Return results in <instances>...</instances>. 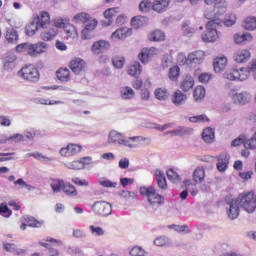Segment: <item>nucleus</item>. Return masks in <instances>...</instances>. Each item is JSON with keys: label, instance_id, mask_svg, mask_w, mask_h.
<instances>
[{"label": "nucleus", "instance_id": "obj_27", "mask_svg": "<svg viewBox=\"0 0 256 256\" xmlns=\"http://www.w3.org/2000/svg\"><path fill=\"white\" fill-rule=\"evenodd\" d=\"M65 184V181L61 179H52L50 185L52 187L53 193H61V191H63V188L65 187Z\"/></svg>", "mask_w": 256, "mask_h": 256}, {"label": "nucleus", "instance_id": "obj_16", "mask_svg": "<svg viewBox=\"0 0 256 256\" xmlns=\"http://www.w3.org/2000/svg\"><path fill=\"white\" fill-rule=\"evenodd\" d=\"M249 59H251V52H249V50L246 49L239 50L234 55V61H236V63H247Z\"/></svg>", "mask_w": 256, "mask_h": 256}, {"label": "nucleus", "instance_id": "obj_6", "mask_svg": "<svg viewBox=\"0 0 256 256\" xmlns=\"http://www.w3.org/2000/svg\"><path fill=\"white\" fill-rule=\"evenodd\" d=\"M140 193L147 197L151 207H159L165 203V198L157 194V191L153 187H141Z\"/></svg>", "mask_w": 256, "mask_h": 256}, {"label": "nucleus", "instance_id": "obj_3", "mask_svg": "<svg viewBox=\"0 0 256 256\" xmlns=\"http://www.w3.org/2000/svg\"><path fill=\"white\" fill-rule=\"evenodd\" d=\"M250 73L256 80V60H252L246 68L232 69L226 72L225 77L229 81H247Z\"/></svg>", "mask_w": 256, "mask_h": 256}, {"label": "nucleus", "instance_id": "obj_52", "mask_svg": "<svg viewBox=\"0 0 256 256\" xmlns=\"http://www.w3.org/2000/svg\"><path fill=\"white\" fill-rule=\"evenodd\" d=\"M168 243H169V238H167V236H160L154 240V245H156V247H164V245Z\"/></svg>", "mask_w": 256, "mask_h": 256}, {"label": "nucleus", "instance_id": "obj_15", "mask_svg": "<svg viewBox=\"0 0 256 256\" xmlns=\"http://www.w3.org/2000/svg\"><path fill=\"white\" fill-rule=\"evenodd\" d=\"M232 99H233L234 103H238V105H247V103L251 99V96L247 92L235 93L232 96Z\"/></svg>", "mask_w": 256, "mask_h": 256}, {"label": "nucleus", "instance_id": "obj_35", "mask_svg": "<svg viewBox=\"0 0 256 256\" xmlns=\"http://www.w3.org/2000/svg\"><path fill=\"white\" fill-rule=\"evenodd\" d=\"M5 251L8 253H14V255H21V253H25V250L17 248L16 244L6 243L4 244Z\"/></svg>", "mask_w": 256, "mask_h": 256}, {"label": "nucleus", "instance_id": "obj_54", "mask_svg": "<svg viewBox=\"0 0 256 256\" xmlns=\"http://www.w3.org/2000/svg\"><path fill=\"white\" fill-rule=\"evenodd\" d=\"M167 177L170 181H173L174 183H177V181H181V177L173 169L167 171Z\"/></svg>", "mask_w": 256, "mask_h": 256}, {"label": "nucleus", "instance_id": "obj_12", "mask_svg": "<svg viewBox=\"0 0 256 256\" xmlns=\"http://www.w3.org/2000/svg\"><path fill=\"white\" fill-rule=\"evenodd\" d=\"M158 53L159 50L155 47L143 48L138 55V59H140L141 63H147L149 59L155 57Z\"/></svg>", "mask_w": 256, "mask_h": 256}, {"label": "nucleus", "instance_id": "obj_10", "mask_svg": "<svg viewBox=\"0 0 256 256\" xmlns=\"http://www.w3.org/2000/svg\"><path fill=\"white\" fill-rule=\"evenodd\" d=\"M205 61V52L203 50H196L188 54L187 59H185V64L189 67H197Z\"/></svg>", "mask_w": 256, "mask_h": 256}, {"label": "nucleus", "instance_id": "obj_29", "mask_svg": "<svg viewBox=\"0 0 256 256\" xmlns=\"http://www.w3.org/2000/svg\"><path fill=\"white\" fill-rule=\"evenodd\" d=\"M141 71V63L134 62L128 68V75H131L132 77H139V75H141Z\"/></svg>", "mask_w": 256, "mask_h": 256}, {"label": "nucleus", "instance_id": "obj_25", "mask_svg": "<svg viewBox=\"0 0 256 256\" xmlns=\"http://www.w3.org/2000/svg\"><path fill=\"white\" fill-rule=\"evenodd\" d=\"M226 209H227V215H228L229 219H231L232 221L237 219V217H239V205L238 204L226 206Z\"/></svg>", "mask_w": 256, "mask_h": 256}, {"label": "nucleus", "instance_id": "obj_8", "mask_svg": "<svg viewBox=\"0 0 256 256\" xmlns=\"http://www.w3.org/2000/svg\"><path fill=\"white\" fill-rule=\"evenodd\" d=\"M19 77L24 79L25 81H29L30 83H37L39 81V70L35 68L33 65H28L26 67H23L18 72Z\"/></svg>", "mask_w": 256, "mask_h": 256}, {"label": "nucleus", "instance_id": "obj_48", "mask_svg": "<svg viewBox=\"0 0 256 256\" xmlns=\"http://www.w3.org/2000/svg\"><path fill=\"white\" fill-rule=\"evenodd\" d=\"M130 255L131 256H146L147 251H145V249H143V247H141V246H134L130 250Z\"/></svg>", "mask_w": 256, "mask_h": 256}, {"label": "nucleus", "instance_id": "obj_33", "mask_svg": "<svg viewBox=\"0 0 256 256\" xmlns=\"http://www.w3.org/2000/svg\"><path fill=\"white\" fill-rule=\"evenodd\" d=\"M6 40L8 43H17L19 41V33L15 29H8L6 32Z\"/></svg>", "mask_w": 256, "mask_h": 256}, {"label": "nucleus", "instance_id": "obj_55", "mask_svg": "<svg viewBox=\"0 0 256 256\" xmlns=\"http://www.w3.org/2000/svg\"><path fill=\"white\" fill-rule=\"evenodd\" d=\"M112 63L116 69H121L125 65V58L123 57H114Z\"/></svg>", "mask_w": 256, "mask_h": 256}, {"label": "nucleus", "instance_id": "obj_32", "mask_svg": "<svg viewBox=\"0 0 256 256\" xmlns=\"http://www.w3.org/2000/svg\"><path fill=\"white\" fill-rule=\"evenodd\" d=\"M205 180V169L196 168L193 172V181L195 183H203Z\"/></svg>", "mask_w": 256, "mask_h": 256}, {"label": "nucleus", "instance_id": "obj_37", "mask_svg": "<svg viewBox=\"0 0 256 256\" xmlns=\"http://www.w3.org/2000/svg\"><path fill=\"white\" fill-rule=\"evenodd\" d=\"M251 39H253V36L249 33L234 35V41L237 45H241V43H245V41H251Z\"/></svg>", "mask_w": 256, "mask_h": 256}, {"label": "nucleus", "instance_id": "obj_51", "mask_svg": "<svg viewBox=\"0 0 256 256\" xmlns=\"http://www.w3.org/2000/svg\"><path fill=\"white\" fill-rule=\"evenodd\" d=\"M189 121L191 123H205V121H209V119H208L207 115L202 114V115L190 117Z\"/></svg>", "mask_w": 256, "mask_h": 256}, {"label": "nucleus", "instance_id": "obj_59", "mask_svg": "<svg viewBox=\"0 0 256 256\" xmlns=\"http://www.w3.org/2000/svg\"><path fill=\"white\" fill-rule=\"evenodd\" d=\"M139 9L142 11V13H147L151 9V1L149 0H144L140 2L139 4Z\"/></svg>", "mask_w": 256, "mask_h": 256}, {"label": "nucleus", "instance_id": "obj_34", "mask_svg": "<svg viewBox=\"0 0 256 256\" xmlns=\"http://www.w3.org/2000/svg\"><path fill=\"white\" fill-rule=\"evenodd\" d=\"M57 79L62 81V83H67L69 81L70 72L67 68H61L56 72Z\"/></svg>", "mask_w": 256, "mask_h": 256}, {"label": "nucleus", "instance_id": "obj_53", "mask_svg": "<svg viewBox=\"0 0 256 256\" xmlns=\"http://www.w3.org/2000/svg\"><path fill=\"white\" fill-rule=\"evenodd\" d=\"M179 71H180V68L178 66H174L170 68L169 78L171 79V81H177V78L179 77Z\"/></svg>", "mask_w": 256, "mask_h": 256}, {"label": "nucleus", "instance_id": "obj_44", "mask_svg": "<svg viewBox=\"0 0 256 256\" xmlns=\"http://www.w3.org/2000/svg\"><path fill=\"white\" fill-rule=\"evenodd\" d=\"M85 28L83 29V34L85 35L86 31H95V28L97 27V20L95 19H88L86 20Z\"/></svg>", "mask_w": 256, "mask_h": 256}, {"label": "nucleus", "instance_id": "obj_11", "mask_svg": "<svg viewBox=\"0 0 256 256\" xmlns=\"http://www.w3.org/2000/svg\"><path fill=\"white\" fill-rule=\"evenodd\" d=\"M70 69L75 75H81V73H85L87 63L81 58H75L70 62Z\"/></svg>", "mask_w": 256, "mask_h": 256}, {"label": "nucleus", "instance_id": "obj_26", "mask_svg": "<svg viewBox=\"0 0 256 256\" xmlns=\"http://www.w3.org/2000/svg\"><path fill=\"white\" fill-rule=\"evenodd\" d=\"M205 143H213L215 141V131L212 128H205L202 133Z\"/></svg>", "mask_w": 256, "mask_h": 256}, {"label": "nucleus", "instance_id": "obj_47", "mask_svg": "<svg viewBox=\"0 0 256 256\" xmlns=\"http://www.w3.org/2000/svg\"><path fill=\"white\" fill-rule=\"evenodd\" d=\"M182 30H183V34L186 35L187 37H191V35L197 32V29L191 27L189 22H185L182 25Z\"/></svg>", "mask_w": 256, "mask_h": 256}, {"label": "nucleus", "instance_id": "obj_64", "mask_svg": "<svg viewBox=\"0 0 256 256\" xmlns=\"http://www.w3.org/2000/svg\"><path fill=\"white\" fill-rule=\"evenodd\" d=\"M68 169H73L74 171H79V169H83V163L80 161H73L68 165Z\"/></svg>", "mask_w": 256, "mask_h": 256}, {"label": "nucleus", "instance_id": "obj_20", "mask_svg": "<svg viewBox=\"0 0 256 256\" xmlns=\"http://www.w3.org/2000/svg\"><path fill=\"white\" fill-rule=\"evenodd\" d=\"M120 97L124 101L133 99L135 97V90L129 86H124L120 89Z\"/></svg>", "mask_w": 256, "mask_h": 256}, {"label": "nucleus", "instance_id": "obj_41", "mask_svg": "<svg viewBox=\"0 0 256 256\" xmlns=\"http://www.w3.org/2000/svg\"><path fill=\"white\" fill-rule=\"evenodd\" d=\"M170 133L172 135H176V137H185V135H189V133H191V128L179 127L176 130H172Z\"/></svg>", "mask_w": 256, "mask_h": 256}, {"label": "nucleus", "instance_id": "obj_63", "mask_svg": "<svg viewBox=\"0 0 256 256\" xmlns=\"http://www.w3.org/2000/svg\"><path fill=\"white\" fill-rule=\"evenodd\" d=\"M198 81L200 83H209V81H211V74H209L207 72L201 73L198 76Z\"/></svg>", "mask_w": 256, "mask_h": 256}, {"label": "nucleus", "instance_id": "obj_62", "mask_svg": "<svg viewBox=\"0 0 256 256\" xmlns=\"http://www.w3.org/2000/svg\"><path fill=\"white\" fill-rule=\"evenodd\" d=\"M90 231H91L92 235H97L98 237L105 235V230H103V228H101V227H95V226L91 225Z\"/></svg>", "mask_w": 256, "mask_h": 256}, {"label": "nucleus", "instance_id": "obj_21", "mask_svg": "<svg viewBox=\"0 0 256 256\" xmlns=\"http://www.w3.org/2000/svg\"><path fill=\"white\" fill-rule=\"evenodd\" d=\"M117 13H119V8H109L104 12V17L105 19H107V22H104V25H106V27H109V25H111V23H113V17H115L117 15Z\"/></svg>", "mask_w": 256, "mask_h": 256}, {"label": "nucleus", "instance_id": "obj_24", "mask_svg": "<svg viewBox=\"0 0 256 256\" xmlns=\"http://www.w3.org/2000/svg\"><path fill=\"white\" fill-rule=\"evenodd\" d=\"M152 7L157 13H163L169 7V0H155Z\"/></svg>", "mask_w": 256, "mask_h": 256}, {"label": "nucleus", "instance_id": "obj_42", "mask_svg": "<svg viewBox=\"0 0 256 256\" xmlns=\"http://www.w3.org/2000/svg\"><path fill=\"white\" fill-rule=\"evenodd\" d=\"M205 87L198 86L194 90V99L195 101H201L202 99H205Z\"/></svg>", "mask_w": 256, "mask_h": 256}, {"label": "nucleus", "instance_id": "obj_5", "mask_svg": "<svg viewBox=\"0 0 256 256\" xmlns=\"http://www.w3.org/2000/svg\"><path fill=\"white\" fill-rule=\"evenodd\" d=\"M238 207L246 211V213H254L256 209L255 193H241L237 198Z\"/></svg>", "mask_w": 256, "mask_h": 256}, {"label": "nucleus", "instance_id": "obj_4", "mask_svg": "<svg viewBox=\"0 0 256 256\" xmlns=\"http://www.w3.org/2000/svg\"><path fill=\"white\" fill-rule=\"evenodd\" d=\"M48 45L45 42H38L31 44L29 42L21 43L16 46V53H27L30 57H37L41 53H45L48 49Z\"/></svg>", "mask_w": 256, "mask_h": 256}, {"label": "nucleus", "instance_id": "obj_18", "mask_svg": "<svg viewBox=\"0 0 256 256\" xmlns=\"http://www.w3.org/2000/svg\"><path fill=\"white\" fill-rule=\"evenodd\" d=\"M39 17H36L30 24L26 26L25 33L28 37H33L35 33L39 30Z\"/></svg>", "mask_w": 256, "mask_h": 256}, {"label": "nucleus", "instance_id": "obj_13", "mask_svg": "<svg viewBox=\"0 0 256 256\" xmlns=\"http://www.w3.org/2000/svg\"><path fill=\"white\" fill-rule=\"evenodd\" d=\"M229 159L231 157L227 153H222L217 156V170L220 171V173H225L227 171V167H229Z\"/></svg>", "mask_w": 256, "mask_h": 256}, {"label": "nucleus", "instance_id": "obj_40", "mask_svg": "<svg viewBox=\"0 0 256 256\" xmlns=\"http://www.w3.org/2000/svg\"><path fill=\"white\" fill-rule=\"evenodd\" d=\"M28 227H34V228H39V227H42L43 226V221H39L37 219H35V217L33 216H28L26 219H25Z\"/></svg>", "mask_w": 256, "mask_h": 256}, {"label": "nucleus", "instance_id": "obj_61", "mask_svg": "<svg viewBox=\"0 0 256 256\" xmlns=\"http://www.w3.org/2000/svg\"><path fill=\"white\" fill-rule=\"evenodd\" d=\"M68 150L70 152V156L77 155V153H81V146L77 144H69Z\"/></svg>", "mask_w": 256, "mask_h": 256}, {"label": "nucleus", "instance_id": "obj_31", "mask_svg": "<svg viewBox=\"0 0 256 256\" xmlns=\"http://www.w3.org/2000/svg\"><path fill=\"white\" fill-rule=\"evenodd\" d=\"M62 191L68 197H77V195H79V193L77 192V188H75V186H73V184L71 183L64 184V188Z\"/></svg>", "mask_w": 256, "mask_h": 256}, {"label": "nucleus", "instance_id": "obj_56", "mask_svg": "<svg viewBox=\"0 0 256 256\" xmlns=\"http://www.w3.org/2000/svg\"><path fill=\"white\" fill-rule=\"evenodd\" d=\"M88 20L87 13H78L74 16L73 21L74 23H86Z\"/></svg>", "mask_w": 256, "mask_h": 256}, {"label": "nucleus", "instance_id": "obj_22", "mask_svg": "<svg viewBox=\"0 0 256 256\" xmlns=\"http://www.w3.org/2000/svg\"><path fill=\"white\" fill-rule=\"evenodd\" d=\"M155 177L158 183V187L160 189H167V179L165 178V174L161 170L155 171Z\"/></svg>", "mask_w": 256, "mask_h": 256}, {"label": "nucleus", "instance_id": "obj_60", "mask_svg": "<svg viewBox=\"0 0 256 256\" xmlns=\"http://www.w3.org/2000/svg\"><path fill=\"white\" fill-rule=\"evenodd\" d=\"M14 185H19V187L27 189L28 191H31L33 189V186L27 184V182H25L23 178H19L18 180L14 181Z\"/></svg>", "mask_w": 256, "mask_h": 256}, {"label": "nucleus", "instance_id": "obj_30", "mask_svg": "<svg viewBox=\"0 0 256 256\" xmlns=\"http://www.w3.org/2000/svg\"><path fill=\"white\" fill-rule=\"evenodd\" d=\"M147 17L144 16H135L131 20V25L134 29H139V27H143V25L147 24Z\"/></svg>", "mask_w": 256, "mask_h": 256}, {"label": "nucleus", "instance_id": "obj_2", "mask_svg": "<svg viewBox=\"0 0 256 256\" xmlns=\"http://www.w3.org/2000/svg\"><path fill=\"white\" fill-rule=\"evenodd\" d=\"M141 141H147V145L151 143L149 138L143 136H132L125 137L123 133L112 130L108 135V144L109 145H119L120 147H128V149H136L138 145L136 143H141Z\"/></svg>", "mask_w": 256, "mask_h": 256}, {"label": "nucleus", "instance_id": "obj_46", "mask_svg": "<svg viewBox=\"0 0 256 256\" xmlns=\"http://www.w3.org/2000/svg\"><path fill=\"white\" fill-rule=\"evenodd\" d=\"M193 85H195L193 78H187L181 83L180 87L182 91L187 93V91H189L190 89H193Z\"/></svg>", "mask_w": 256, "mask_h": 256}, {"label": "nucleus", "instance_id": "obj_7", "mask_svg": "<svg viewBox=\"0 0 256 256\" xmlns=\"http://www.w3.org/2000/svg\"><path fill=\"white\" fill-rule=\"evenodd\" d=\"M91 209L98 217H109L113 213V206L111 203L105 201L94 202Z\"/></svg>", "mask_w": 256, "mask_h": 256}, {"label": "nucleus", "instance_id": "obj_36", "mask_svg": "<svg viewBox=\"0 0 256 256\" xmlns=\"http://www.w3.org/2000/svg\"><path fill=\"white\" fill-rule=\"evenodd\" d=\"M127 33H129L127 28H119L112 33L111 38L114 41H117V39H125L127 37Z\"/></svg>", "mask_w": 256, "mask_h": 256}, {"label": "nucleus", "instance_id": "obj_49", "mask_svg": "<svg viewBox=\"0 0 256 256\" xmlns=\"http://www.w3.org/2000/svg\"><path fill=\"white\" fill-rule=\"evenodd\" d=\"M49 13L42 12L39 17V26L42 27V29H45L47 27V24L49 23Z\"/></svg>", "mask_w": 256, "mask_h": 256}, {"label": "nucleus", "instance_id": "obj_45", "mask_svg": "<svg viewBox=\"0 0 256 256\" xmlns=\"http://www.w3.org/2000/svg\"><path fill=\"white\" fill-rule=\"evenodd\" d=\"M150 41H165V33L161 30H156L150 34Z\"/></svg>", "mask_w": 256, "mask_h": 256}, {"label": "nucleus", "instance_id": "obj_28", "mask_svg": "<svg viewBox=\"0 0 256 256\" xmlns=\"http://www.w3.org/2000/svg\"><path fill=\"white\" fill-rule=\"evenodd\" d=\"M154 95L158 101H167L169 99V90L167 88H157Z\"/></svg>", "mask_w": 256, "mask_h": 256}, {"label": "nucleus", "instance_id": "obj_57", "mask_svg": "<svg viewBox=\"0 0 256 256\" xmlns=\"http://www.w3.org/2000/svg\"><path fill=\"white\" fill-rule=\"evenodd\" d=\"M8 141H10V143H21L25 141V136H23V134H14L8 137Z\"/></svg>", "mask_w": 256, "mask_h": 256}, {"label": "nucleus", "instance_id": "obj_50", "mask_svg": "<svg viewBox=\"0 0 256 256\" xmlns=\"http://www.w3.org/2000/svg\"><path fill=\"white\" fill-rule=\"evenodd\" d=\"M0 215H2V217L9 218L10 215H13V212L9 209L7 204L2 203L0 204Z\"/></svg>", "mask_w": 256, "mask_h": 256}, {"label": "nucleus", "instance_id": "obj_1", "mask_svg": "<svg viewBox=\"0 0 256 256\" xmlns=\"http://www.w3.org/2000/svg\"><path fill=\"white\" fill-rule=\"evenodd\" d=\"M237 22V16L235 14H231L229 19L225 21L221 19H213L210 20L206 24V31L202 34V41L206 43H213V41H217L219 39V32H217V27L221 25H225V27H233V25Z\"/></svg>", "mask_w": 256, "mask_h": 256}, {"label": "nucleus", "instance_id": "obj_38", "mask_svg": "<svg viewBox=\"0 0 256 256\" xmlns=\"http://www.w3.org/2000/svg\"><path fill=\"white\" fill-rule=\"evenodd\" d=\"M243 27L247 31H255V29H256V18L255 17L246 18V21L243 22Z\"/></svg>", "mask_w": 256, "mask_h": 256}, {"label": "nucleus", "instance_id": "obj_19", "mask_svg": "<svg viewBox=\"0 0 256 256\" xmlns=\"http://www.w3.org/2000/svg\"><path fill=\"white\" fill-rule=\"evenodd\" d=\"M226 67H227V57H219L214 60L215 73H221V71H225Z\"/></svg>", "mask_w": 256, "mask_h": 256}, {"label": "nucleus", "instance_id": "obj_23", "mask_svg": "<svg viewBox=\"0 0 256 256\" xmlns=\"http://www.w3.org/2000/svg\"><path fill=\"white\" fill-rule=\"evenodd\" d=\"M56 35H57L56 28L45 27V30L41 33V39H43V41H51V39L56 37Z\"/></svg>", "mask_w": 256, "mask_h": 256}, {"label": "nucleus", "instance_id": "obj_43", "mask_svg": "<svg viewBox=\"0 0 256 256\" xmlns=\"http://www.w3.org/2000/svg\"><path fill=\"white\" fill-rule=\"evenodd\" d=\"M64 31L67 35V39H75V37H77V29L73 25H66Z\"/></svg>", "mask_w": 256, "mask_h": 256}, {"label": "nucleus", "instance_id": "obj_39", "mask_svg": "<svg viewBox=\"0 0 256 256\" xmlns=\"http://www.w3.org/2000/svg\"><path fill=\"white\" fill-rule=\"evenodd\" d=\"M16 61L17 55H15L13 52H8L4 57V67H9V65H13V63Z\"/></svg>", "mask_w": 256, "mask_h": 256}, {"label": "nucleus", "instance_id": "obj_9", "mask_svg": "<svg viewBox=\"0 0 256 256\" xmlns=\"http://www.w3.org/2000/svg\"><path fill=\"white\" fill-rule=\"evenodd\" d=\"M227 7H229V3L226 0H218L214 4V12L209 13L208 11L205 12V17L208 20L218 19L217 17H222L227 13Z\"/></svg>", "mask_w": 256, "mask_h": 256}, {"label": "nucleus", "instance_id": "obj_58", "mask_svg": "<svg viewBox=\"0 0 256 256\" xmlns=\"http://www.w3.org/2000/svg\"><path fill=\"white\" fill-rule=\"evenodd\" d=\"M99 183L102 187H106V188H115V187H117V182H113V181L107 180V179H100Z\"/></svg>", "mask_w": 256, "mask_h": 256}, {"label": "nucleus", "instance_id": "obj_14", "mask_svg": "<svg viewBox=\"0 0 256 256\" xmlns=\"http://www.w3.org/2000/svg\"><path fill=\"white\" fill-rule=\"evenodd\" d=\"M109 49H111V44L105 40L94 42L91 47L92 53H95L96 55L105 53V51H109Z\"/></svg>", "mask_w": 256, "mask_h": 256}, {"label": "nucleus", "instance_id": "obj_17", "mask_svg": "<svg viewBox=\"0 0 256 256\" xmlns=\"http://www.w3.org/2000/svg\"><path fill=\"white\" fill-rule=\"evenodd\" d=\"M185 101H187V95L181 92V90H176L172 95V103L176 105V107L183 105Z\"/></svg>", "mask_w": 256, "mask_h": 256}]
</instances>
